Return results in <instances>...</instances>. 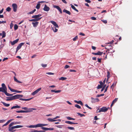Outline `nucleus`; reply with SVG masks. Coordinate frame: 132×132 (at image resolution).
Wrapping results in <instances>:
<instances>
[{
    "label": "nucleus",
    "mask_w": 132,
    "mask_h": 132,
    "mask_svg": "<svg viewBox=\"0 0 132 132\" xmlns=\"http://www.w3.org/2000/svg\"><path fill=\"white\" fill-rule=\"evenodd\" d=\"M41 15H42L40 14L33 15L32 16L31 18L34 19L29 20L30 21L36 22L32 23V24L33 25L34 27H36L38 26L39 22L37 21H39L42 18V17H39Z\"/></svg>",
    "instance_id": "nucleus-1"
},
{
    "label": "nucleus",
    "mask_w": 132,
    "mask_h": 132,
    "mask_svg": "<svg viewBox=\"0 0 132 132\" xmlns=\"http://www.w3.org/2000/svg\"><path fill=\"white\" fill-rule=\"evenodd\" d=\"M7 90L6 88H4L3 87L0 88V92H1L4 93L6 96H12L13 95L12 94H11L8 93L7 92Z\"/></svg>",
    "instance_id": "nucleus-2"
},
{
    "label": "nucleus",
    "mask_w": 132,
    "mask_h": 132,
    "mask_svg": "<svg viewBox=\"0 0 132 132\" xmlns=\"http://www.w3.org/2000/svg\"><path fill=\"white\" fill-rule=\"evenodd\" d=\"M29 110H20V111H16V112L17 113H28V112H31L32 111V110H36V109L35 108H31L29 109H28Z\"/></svg>",
    "instance_id": "nucleus-3"
},
{
    "label": "nucleus",
    "mask_w": 132,
    "mask_h": 132,
    "mask_svg": "<svg viewBox=\"0 0 132 132\" xmlns=\"http://www.w3.org/2000/svg\"><path fill=\"white\" fill-rule=\"evenodd\" d=\"M50 22H51L52 24H53L55 27V30H54V28H52V29L53 31L55 32H56L57 31V29L56 28H56H59L58 25L56 23L55 21H50Z\"/></svg>",
    "instance_id": "nucleus-4"
},
{
    "label": "nucleus",
    "mask_w": 132,
    "mask_h": 132,
    "mask_svg": "<svg viewBox=\"0 0 132 132\" xmlns=\"http://www.w3.org/2000/svg\"><path fill=\"white\" fill-rule=\"evenodd\" d=\"M108 108L106 107H103L100 109L97 112H105L108 111Z\"/></svg>",
    "instance_id": "nucleus-5"
},
{
    "label": "nucleus",
    "mask_w": 132,
    "mask_h": 132,
    "mask_svg": "<svg viewBox=\"0 0 132 132\" xmlns=\"http://www.w3.org/2000/svg\"><path fill=\"white\" fill-rule=\"evenodd\" d=\"M12 6L13 7V10L14 12H16L17 11V5L16 4L14 3L12 4Z\"/></svg>",
    "instance_id": "nucleus-6"
},
{
    "label": "nucleus",
    "mask_w": 132,
    "mask_h": 132,
    "mask_svg": "<svg viewBox=\"0 0 132 132\" xmlns=\"http://www.w3.org/2000/svg\"><path fill=\"white\" fill-rule=\"evenodd\" d=\"M91 99L92 103L98 102L100 101L99 99L97 98H94L93 97H91Z\"/></svg>",
    "instance_id": "nucleus-7"
},
{
    "label": "nucleus",
    "mask_w": 132,
    "mask_h": 132,
    "mask_svg": "<svg viewBox=\"0 0 132 132\" xmlns=\"http://www.w3.org/2000/svg\"><path fill=\"white\" fill-rule=\"evenodd\" d=\"M23 127V126H21V125H17L13 127H12L11 128V129L10 130H13V129L14 128H22Z\"/></svg>",
    "instance_id": "nucleus-8"
},
{
    "label": "nucleus",
    "mask_w": 132,
    "mask_h": 132,
    "mask_svg": "<svg viewBox=\"0 0 132 132\" xmlns=\"http://www.w3.org/2000/svg\"><path fill=\"white\" fill-rule=\"evenodd\" d=\"M41 88H40L35 91L32 93L31 94L33 95H35V94L37 93L39 91L41 90Z\"/></svg>",
    "instance_id": "nucleus-9"
},
{
    "label": "nucleus",
    "mask_w": 132,
    "mask_h": 132,
    "mask_svg": "<svg viewBox=\"0 0 132 132\" xmlns=\"http://www.w3.org/2000/svg\"><path fill=\"white\" fill-rule=\"evenodd\" d=\"M15 125L14 122H11L10 124V125H9V127L8 128V129H9L8 130L9 131H12V130H10L11 129V127H12L11 126H12L13 125Z\"/></svg>",
    "instance_id": "nucleus-10"
},
{
    "label": "nucleus",
    "mask_w": 132,
    "mask_h": 132,
    "mask_svg": "<svg viewBox=\"0 0 132 132\" xmlns=\"http://www.w3.org/2000/svg\"><path fill=\"white\" fill-rule=\"evenodd\" d=\"M54 7L57 9L61 14L62 13V11L61 9L58 6L55 5L54 6Z\"/></svg>",
    "instance_id": "nucleus-11"
},
{
    "label": "nucleus",
    "mask_w": 132,
    "mask_h": 132,
    "mask_svg": "<svg viewBox=\"0 0 132 132\" xmlns=\"http://www.w3.org/2000/svg\"><path fill=\"white\" fill-rule=\"evenodd\" d=\"M54 7L57 9L61 14L62 13V11L61 9L58 6L55 5L54 6Z\"/></svg>",
    "instance_id": "nucleus-12"
},
{
    "label": "nucleus",
    "mask_w": 132,
    "mask_h": 132,
    "mask_svg": "<svg viewBox=\"0 0 132 132\" xmlns=\"http://www.w3.org/2000/svg\"><path fill=\"white\" fill-rule=\"evenodd\" d=\"M41 128L42 129L44 130H54V128H46V127H42Z\"/></svg>",
    "instance_id": "nucleus-13"
},
{
    "label": "nucleus",
    "mask_w": 132,
    "mask_h": 132,
    "mask_svg": "<svg viewBox=\"0 0 132 132\" xmlns=\"http://www.w3.org/2000/svg\"><path fill=\"white\" fill-rule=\"evenodd\" d=\"M19 40V39H16V40H14L13 42L11 41L10 42V43L12 45H14L15 44L17 43L18 41Z\"/></svg>",
    "instance_id": "nucleus-14"
},
{
    "label": "nucleus",
    "mask_w": 132,
    "mask_h": 132,
    "mask_svg": "<svg viewBox=\"0 0 132 132\" xmlns=\"http://www.w3.org/2000/svg\"><path fill=\"white\" fill-rule=\"evenodd\" d=\"M27 127L30 128L39 127V123L36 125H31Z\"/></svg>",
    "instance_id": "nucleus-15"
},
{
    "label": "nucleus",
    "mask_w": 132,
    "mask_h": 132,
    "mask_svg": "<svg viewBox=\"0 0 132 132\" xmlns=\"http://www.w3.org/2000/svg\"><path fill=\"white\" fill-rule=\"evenodd\" d=\"M65 123L68 124H71V125H77L78 124V123H74L73 122H72L69 121H65Z\"/></svg>",
    "instance_id": "nucleus-16"
},
{
    "label": "nucleus",
    "mask_w": 132,
    "mask_h": 132,
    "mask_svg": "<svg viewBox=\"0 0 132 132\" xmlns=\"http://www.w3.org/2000/svg\"><path fill=\"white\" fill-rule=\"evenodd\" d=\"M43 10L45 11H48L50 10V8L46 4H45Z\"/></svg>",
    "instance_id": "nucleus-17"
},
{
    "label": "nucleus",
    "mask_w": 132,
    "mask_h": 132,
    "mask_svg": "<svg viewBox=\"0 0 132 132\" xmlns=\"http://www.w3.org/2000/svg\"><path fill=\"white\" fill-rule=\"evenodd\" d=\"M24 44V43H20L18 46L16 48L19 50L21 48L22 46Z\"/></svg>",
    "instance_id": "nucleus-18"
},
{
    "label": "nucleus",
    "mask_w": 132,
    "mask_h": 132,
    "mask_svg": "<svg viewBox=\"0 0 132 132\" xmlns=\"http://www.w3.org/2000/svg\"><path fill=\"white\" fill-rule=\"evenodd\" d=\"M2 33H0V36H1L2 35V37L3 38L5 37L6 33L4 31H2Z\"/></svg>",
    "instance_id": "nucleus-19"
},
{
    "label": "nucleus",
    "mask_w": 132,
    "mask_h": 132,
    "mask_svg": "<svg viewBox=\"0 0 132 132\" xmlns=\"http://www.w3.org/2000/svg\"><path fill=\"white\" fill-rule=\"evenodd\" d=\"M6 100L7 101H11L13 100V98L12 96H11L10 97H6Z\"/></svg>",
    "instance_id": "nucleus-20"
},
{
    "label": "nucleus",
    "mask_w": 132,
    "mask_h": 132,
    "mask_svg": "<svg viewBox=\"0 0 132 132\" xmlns=\"http://www.w3.org/2000/svg\"><path fill=\"white\" fill-rule=\"evenodd\" d=\"M106 47H105V48L107 49L108 51H110L109 50L111 49L112 50L113 48V47L111 46H106Z\"/></svg>",
    "instance_id": "nucleus-21"
},
{
    "label": "nucleus",
    "mask_w": 132,
    "mask_h": 132,
    "mask_svg": "<svg viewBox=\"0 0 132 132\" xmlns=\"http://www.w3.org/2000/svg\"><path fill=\"white\" fill-rule=\"evenodd\" d=\"M76 103H77L78 104H80L81 105H83V104L81 101L79 100L78 101H77L76 100L74 101Z\"/></svg>",
    "instance_id": "nucleus-22"
},
{
    "label": "nucleus",
    "mask_w": 132,
    "mask_h": 132,
    "mask_svg": "<svg viewBox=\"0 0 132 132\" xmlns=\"http://www.w3.org/2000/svg\"><path fill=\"white\" fill-rule=\"evenodd\" d=\"M63 11V12H65L66 13L68 14L69 15H70L71 14V13L69 11L65 9H64Z\"/></svg>",
    "instance_id": "nucleus-23"
},
{
    "label": "nucleus",
    "mask_w": 132,
    "mask_h": 132,
    "mask_svg": "<svg viewBox=\"0 0 132 132\" xmlns=\"http://www.w3.org/2000/svg\"><path fill=\"white\" fill-rule=\"evenodd\" d=\"M12 97L13 100L19 98V95L18 94L12 96Z\"/></svg>",
    "instance_id": "nucleus-24"
},
{
    "label": "nucleus",
    "mask_w": 132,
    "mask_h": 132,
    "mask_svg": "<svg viewBox=\"0 0 132 132\" xmlns=\"http://www.w3.org/2000/svg\"><path fill=\"white\" fill-rule=\"evenodd\" d=\"M32 98H30L29 99H24L22 98H20L19 99V100H20L23 101H29Z\"/></svg>",
    "instance_id": "nucleus-25"
},
{
    "label": "nucleus",
    "mask_w": 132,
    "mask_h": 132,
    "mask_svg": "<svg viewBox=\"0 0 132 132\" xmlns=\"http://www.w3.org/2000/svg\"><path fill=\"white\" fill-rule=\"evenodd\" d=\"M47 120L49 121L50 122H54L56 121V120L51 118H48L47 119Z\"/></svg>",
    "instance_id": "nucleus-26"
},
{
    "label": "nucleus",
    "mask_w": 132,
    "mask_h": 132,
    "mask_svg": "<svg viewBox=\"0 0 132 132\" xmlns=\"http://www.w3.org/2000/svg\"><path fill=\"white\" fill-rule=\"evenodd\" d=\"M1 102L5 106L8 107L10 105V104L6 103H5L4 102H3L2 101Z\"/></svg>",
    "instance_id": "nucleus-27"
},
{
    "label": "nucleus",
    "mask_w": 132,
    "mask_h": 132,
    "mask_svg": "<svg viewBox=\"0 0 132 132\" xmlns=\"http://www.w3.org/2000/svg\"><path fill=\"white\" fill-rule=\"evenodd\" d=\"M71 7L73 9L77 12H78V10L76 9V7L72 5L71 4Z\"/></svg>",
    "instance_id": "nucleus-28"
},
{
    "label": "nucleus",
    "mask_w": 132,
    "mask_h": 132,
    "mask_svg": "<svg viewBox=\"0 0 132 132\" xmlns=\"http://www.w3.org/2000/svg\"><path fill=\"white\" fill-rule=\"evenodd\" d=\"M51 92H55V93H60L61 92V90H51Z\"/></svg>",
    "instance_id": "nucleus-29"
},
{
    "label": "nucleus",
    "mask_w": 132,
    "mask_h": 132,
    "mask_svg": "<svg viewBox=\"0 0 132 132\" xmlns=\"http://www.w3.org/2000/svg\"><path fill=\"white\" fill-rule=\"evenodd\" d=\"M20 108V106L18 105H16L13 106L11 108V109H16L17 108Z\"/></svg>",
    "instance_id": "nucleus-30"
},
{
    "label": "nucleus",
    "mask_w": 132,
    "mask_h": 132,
    "mask_svg": "<svg viewBox=\"0 0 132 132\" xmlns=\"http://www.w3.org/2000/svg\"><path fill=\"white\" fill-rule=\"evenodd\" d=\"M39 127H42L43 126H47L48 125L47 124H41L39 123Z\"/></svg>",
    "instance_id": "nucleus-31"
},
{
    "label": "nucleus",
    "mask_w": 132,
    "mask_h": 132,
    "mask_svg": "<svg viewBox=\"0 0 132 132\" xmlns=\"http://www.w3.org/2000/svg\"><path fill=\"white\" fill-rule=\"evenodd\" d=\"M67 79V78L66 77H61L60 78H59V80H66Z\"/></svg>",
    "instance_id": "nucleus-32"
},
{
    "label": "nucleus",
    "mask_w": 132,
    "mask_h": 132,
    "mask_svg": "<svg viewBox=\"0 0 132 132\" xmlns=\"http://www.w3.org/2000/svg\"><path fill=\"white\" fill-rule=\"evenodd\" d=\"M2 87H3L4 88H6V90H7V87L4 84H2Z\"/></svg>",
    "instance_id": "nucleus-33"
},
{
    "label": "nucleus",
    "mask_w": 132,
    "mask_h": 132,
    "mask_svg": "<svg viewBox=\"0 0 132 132\" xmlns=\"http://www.w3.org/2000/svg\"><path fill=\"white\" fill-rule=\"evenodd\" d=\"M40 4L39 3H38L36 5V8L37 9H39L40 8Z\"/></svg>",
    "instance_id": "nucleus-34"
},
{
    "label": "nucleus",
    "mask_w": 132,
    "mask_h": 132,
    "mask_svg": "<svg viewBox=\"0 0 132 132\" xmlns=\"http://www.w3.org/2000/svg\"><path fill=\"white\" fill-rule=\"evenodd\" d=\"M75 106L78 108V109H80L81 108V107L79 105H78L77 104H76L75 105Z\"/></svg>",
    "instance_id": "nucleus-35"
},
{
    "label": "nucleus",
    "mask_w": 132,
    "mask_h": 132,
    "mask_svg": "<svg viewBox=\"0 0 132 132\" xmlns=\"http://www.w3.org/2000/svg\"><path fill=\"white\" fill-rule=\"evenodd\" d=\"M14 28L15 30L17 29L18 28V26L16 24H15L14 26Z\"/></svg>",
    "instance_id": "nucleus-36"
},
{
    "label": "nucleus",
    "mask_w": 132,
    "mask_h": 132,
    "mask_svg": "<svg viewBox=\"0 0 132 132\" xmlns=\"http://www.w3.org/2000/svg\"><path fill=\"white\" fill-rule=\"evenodd\" d=\"M116 83H115V84H114V83L113 84H112V85L110 87V88L111 89H112V90H113V87L114 86H115L116 85Z\"/></svg>",
    "instance_id": "nucleus-37"
},
{
    "label": "nucleus",
    "mask_w": 132,
    "mask_h": 132,
    "mask_svg": "<svg viewBox=\"0 0 132 132\" xmlns=\"http://www.w3.org/2000/svg\"><path fill=\"white\" fill-rule=\"evenodd\" d=\"M33 132H45V131L43 130H35Z\"/></svg>",
    "instance_id": "nucleus-38"
},
{
    "label": "nucleus",
    "mask_w": 132,
    "mask_h": 132,
    "mask_svg": "<svg viewBox=\"0 0 132 132\" xmlns=\"http://www.w3.org/2000/svg\"><path fill=\"white\" fill-rule=\"evenodd\" d=\"M97 53L98 55H101L102 54L103 52L99 51L97 52Z\"/></svg>",
    "instance_id": "nucleus-39"
},
{
    "label": "nucleus",
    "mask_w": 132,
    "mask_h": 132,
    "mask_svg": "<svg viewBox=\"0 0 132 132\" xmlns=\"http://www.w3.org/2000/svg\"><path fill=\"white\" fill-rule=\"evenodd\" d=\"M104 94H98L96 96V97H99L100 96H104Z\"/></svg>",
    "instance_id": "nucleus-40"
},
{
    "label": "nucleus",
    "mask_w": 132,
    "mask_h": 132,
    "mask_svg": "<svg viewBox=\"0 0 132 132\" xmlns=\"http://www.w3.org/2000/svg\"><path fill=\"white\" fill-rule=\"evenodd\" d=\"M67 128L71 130H75V128L73 127H68Z\"/></svg>",
    "instance_id": "nucleus-41"
},
{
    "label": "nucleus",
    "mask_w": 132,
    "mask_h": 132,
    "mask_svg": "<svg viewBox=\"0 0 132 132\" xmlns=\"http://www.w3.org/2000/svg\"><path fill=\"white\" fill-rule=\"evenodd\" d=\"M11 10V8L10 7H8L6 9V10L7 11H8V12H9Z\"/></svg>",
    "instance_id": "nucleus-42"
},
{
    "label": "nucleus",
    "mask_w": 132,
    "mask_h": 132,
    "mask_svg": "<svg viewBox=\"0 0 132 132\" xmlns=\"http://www.w3.org/2000/svg\"><path fill=\"white\" fill-rule=\"evenodd\" d=\"M8 88L12 92H14V89H13L11 88L9 86H8Z\"/></svg>",
    "instance_id": "nucleus-43"
},
{
    "label": "nucleus",
    "mask_w": 132,
    "mask_h": 132,
    "mask_svg": "<svg viewBox=\"0 0 132 132\" xmlns=\"http://www.w3.org/2000/svg\"><path fill=\"white\" fill-rule=\"evenodd\" d=\"M8 88L12 92H14V89H13L11 88L9 86H8Z\"/></svg>",
    "instance_id": "nucleus-44"
},
{
    "label": "nucleus",
    "mask_w": 132,
    "mask_h": 132,
    "mask_svg": "<svg viewBox=\"0 0 132 132\" xmlns=\"http://www.w3.org/2000/svg\"><path fill=\"white\" fill-rule=\"evenodd\" d=\"M77 113L81 117H82L83 116H85V115L84 114H81L79 113Z\"/></svg>",
    "instance_id": "nucleus-45"
},
{
    "label": "nucleus",
    "mask_w": 132,
    "mask_h": 132,
    "mask_svg": "<svg viewBox=\"0 0 132 132\" xmlns=\"http://www.w3.org/2000/svg\"><path fill=\"white\" fill-rule=\"evenodd\" d=\"M63 126V125H57L56 126V127L60 128H62V127Z\"/></svg>",
    "instance_id": "nucleus-46"
},
{
    "label": "nucleus",
    "mask_w": 132,
    "mask_h": 132,
    "mask_svg": "<svg viewBox=\"0 0 132 132\" xmlns=\"http://www.w3.org/2000/svg\"><path fill=\"white\" fill-rule=\"evenodd\" d=\"M14 92H16L18 93H21L22 92V91H20L18 90L15 89Z\"/></svg>",
    "instance_id": "nucleus-47"
},
{
    "label": "nucleus",
    "mask_w": 132,
    "mask_h": 132,
    "mask_svg": "<svg viewBox=\"0 0 132 132\" xmlns=\"http://www.w3.org/2000/svg\"><path fill=\"white\" fill-rule=\"evenodd\" d=\"M102 85H98V86L97 87V89H98L100 88H102Z\"/></svg>",
    "instance_id": "nucleus-48"
},
{
    "label": "nucleus",
    "mask_w": 132,
    "mask_h": 132,
    "mask_svg": "<svg viewBox=\"0 0 132 132\" xmlns=\"http://www.w3.org/2000/svg\"><path fill=\"white\" fill-rule=\"evenodd\" d=\"M46 73L49 75H53L54 74V73L51 72H47Z\"/></svg>",
    "instance_id": "nucleus-49"
},
{
    "label": "nucleus",
    "mask_w": 132,
    "mask_h": 132,
    "mask_svg": "<svg viewBox=\"0 0 132 132\" xmlns=\"http://www.w3.org/2000/svg\"><path fill=\"white\" fill-rule=\"evenodd\" d=\"M78 38V36H77L73 38V41H75Z\"/></svg>",
    "instance_id": "nucleus-50"
},
{
    "label": "nucleus",
    "mask_w": 132,
    "mask_h": 132,
    "mask_svg": "<svg viewBox=\"0 0 132 132\" xmlns=\"http://www.w3.org/2000/svg\"><path fill=\"white\" fill-rule=\"evenodd\" d=\"M85 106L86 107H87L88 108V109H90V110H91L92 109V108H91V107H89L87 104H85Z\"/></svg>",
    "instance_id": "nucleus-51"
},
{
    "label": "nucleus",
    "mask_w": 132,
    "mask_h": 132,
    "mask_svg": "<svg viewBox=\"0 0 132 132\" xmlns=\"http://www.w3.org/2000/svg\"><path fill=\"white\" fill-rule=\"evenodd\" d=\"M13 26V24L12 23V22L11 23L10 25V28L12 29Z\"/></svg>",
    "instance_id": "nucleus-52"
},
{
    "label": "nucleus",
    "mask_w": 132,
    "mask_h": 132,
    "mask_svg": "<svg viewBox=\"0 0 132 132\" xmlns=\"http://www.w3.org/2000/svg\"><path fill=\"white\" fill-rule=\"evenodd\" d=\"M110 73L108 71L107 72V77H108L107 78H109L110 77Z\"/></svg>",
    "instance_id": "nucleus-53"
},
{
    "label": "nucleus",
    "mask_w": 132,
    "mask_h": 132,
    "mask_svg": "<svg viewBox=\"0 0 132 132\" xmlns=\"http://www.w3.org/2000/svg\"><path fill=\"white\" fill-rule=\"evenodd\" d=\"M90 19L92 20H95L96 19V18H95V17H93V16L91 17Z\"/></svg>",
    "instance_id": "nucleus-54"
},
{
    "label": "nucleus",
    "mask_w": 132,
    "mask_h": 132,
    "mask_svg": "<svg viewBox=\"0 0 132 132\" xmlns=\"http://www.w3.org/2000/svg\"><path fill=\"white\" fill-rule=\"evenodd\" d=\"M118 98H116L113 101L115 103H116L117 101V100H118Z\"/></svg>",
    "instance_id": "nucleus-55"
},
{
    "label": "nucleus",
    "mask_w": 132,
    "mask_h": 132,
    "mask_svg": "<svg viewBox=\"0 0 132 132\" xmlns=\"http://www.w3.org/2000/svg\"><path fill=\"white\" fill-rule=\"evenodd\" d=\"M41 65L42 67H45L47 66V65L46 64H42Z\"/></svg>",
    "instance_id": "nucleus-56"
},
{
    "label": "nucleus",
    "mask_w": 132,
    "mask_h": 132,
    "mask_svg": "<svg viewBox=\"0 0 132 132\" xmlns=\"http://www.w3.org/2000/svg\"><path fill=\"white\" fill-rule=\"evenodd\" d=\"M101 21L103 22V23H107V21L106 20H101Z\"/></svg>",
    "instance_id": "nucleus-57"
},
{
    "label": "nucleus",
    "mask_w": 132,
    "mask_h": 132,
    "mask_svg": "<svg viewBox=\"0 0 132 132\" xmlns=\"http://www.w3.org/2000/svg\"><path fill=\"white\" fill-rule=\"evenodd\" d=\"M105 86H106V85H105L102 88V89H101V92H102L103 91V90H104V89H105Z\"/></svg>",
    "instance_id": "nucleus-58"
},
{
    "label": "nucleus",
    "mask_w": 132,
    "mask_h": 132,
    "mask_svg": "<svg viewBox=\"0 0 132 132\" xmlns=\"http://www.w3.org/2000/svg\"><path fill=\"white\" fill-rule=\"evenodd\" d=\"M6 23V21H0V24H1L2 23Z\"/></svg>",
    "instance_id": "nucleus-59"
},
{
    "label": "nucleus",
    "mask_w": 132,
    "mask_h": 132,
    "mask_svg": "<svg viewBox=\"0 0 132 132\" xmlns=\"http://www.w3.org/2000/svg\"><path fill=\"white\" fill-rule=\"evenodd\" d=\"M99 119V118H98L97 116H96L94 117V119L95 120H97Z\"/></svg>",
    "instance_id": "nucleus-60"
},
{
    "label": "nucleus",
    "mask_w": 132,
    "mask_h": 132,
    "mask_svg": "<svg viewBox=\"0 0 132 132\" xmlns=\"http://www.w3.org/2000/svg\"><path fill=\"white\" fill-rule=\"evenodd\" d=\"M22 109H23V110H27V109H28L26 107H22Z\"/></svg>",
    "instance_id": "nucleus-61"
},
{
    "label": "nucleus",
    "mask_w": 132,
    "mask_h": 132,
    "mask_svg": "<svg viewBox=\"0 0 132 132\" xmlns=\"http://www.w3.org/2000/svg\"><path fill=\"white\" fill-rule=\"evenodd\" d=\"M69 71L70 72H76V70H73L70 69L69 70Z\"/></svg>",
    "instance_id": "nucleus-62"
},
{
    "label": "nucleus",
    "mask_w": 132,
    "mask_h": 132,
    "mask_svg": "<svg viewBox=\"0 0 132 132\" xmlns=\"http://www.w3.org/2000/svg\"><path fill=\"white\" fill-rule=\"evenodd\" d=\"M69 67L70 66L69 65H66L64 67V68L65 69H67L69 68Z\"/></svg>",
    "instance_id": "nucleus-63"
},
{
    "label": "nucleus",
    "mask_w": 132,
    "mask_h": 132,
    "mask_svg": "<svg viewBox=\"0 0 132 132\" xmlns=\"http://www.w3.org/2000/svg\"><path fill=\"white\" fill-rule=\"evenodd\" d=\"M85 1L87 2L90 3H91V1L89 0H85Z\"/></svg>",
    "instance_id": "nucleus-64"
}]
</instances>
